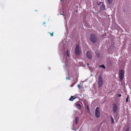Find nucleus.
Masks as SVG:
<instances>
[{
	"label": "nucleus",
	"mask_w": 131,
	"mask_h": 131,
	"mask_svg": "<svg viewBox=\"0 0 131 131\" xmlns=\"http://www.w3.org/2000/svg\"><path fill=\"white\" fill-rule=\"evenodd\" d=\"M129 95H127V97L126 98V103H127L128 102V99H129Z\"/></svg>",
	"instance_id": "obj_14"
},
{
	"label": "nucleus",
	"mask_w": 131,
	"mask_h": 131,
	"mask_svg": "<svg viewBox=\"0 0 131 131\" xmlns=\"http://www.w3.org/2000/svg\"><path fill=\"white\" fill-rule=\"evenodd\" d=\"M75 84H74V83H73L71 85V87H72L73 86V85H74Z\"/></svg>",
	"instance_id": "obj_22"
},
{
	"label": "nucleus",
	"mask_w": 131,
	"mask_h": 131,
	"mask_svg": "<svg viewBox=\"0 0 131 131\" xmlns=\"http://www.w3.org/2000/svg\"><path fill=\"white\" fill-rule=\"evenodd\" d=\"M97 83L98 86L99 87H101L103 84V81L101 77L100 76L99 77L97 80Z\"/></svg>",
	"instance_id": "obj_4"
},
{
	"label": "nucleus",
	"mask_w": 131,
	"mask_h": 131,
	"mask_svg": "<svg viewBox=\"0 0 131 131\" xmlns=\"http://www.w3.org/2000/svg\"><path fill=\"white\" fill-rule=\"evenodd\" d=\"M124 71L123 69L119 71V81H122L123 80L124 77Z\"/></svg>",
	"instance_id": "obj_2"
},
{
	"label": "nucleus",
	"mask_w": 131,
	"mask_h": 131,
	"mask_svg": "<svg viewBox=\"0 0 131 131\" xmlns=\"http://www.w3.org/2000/svg\"><path fill=\"white\" fill-rule=\"evenodd\" d=\"M111 123L113 124L114 122L113 118L112 116H111Z\"/></svg>",
	"instance_id": "obj_13"
},
{
	"label": "nucleus",
	"mask_w": 131,
	"mask_h": 131,
	"mask_svg": "<svg viewBox=\"0 0 131 131\" xmlns=\"http://www.w3.org/2000/svg\"><path fill=\"white\" fill-rule=\"evenodd\" d=\"M99 54L98 55H97V56L98 57H99Z\"/></svg>",
	"instance_id": "obj_27"
},
{
	"label": "nucleus",
	"mask_w": 131,
	"mask_h": 131,
	"mask_svg": "<svg viewBox=\"0 0 131 131\" xmlns=\"http://www.w3.org/2000/svg\"><path fill=\"white\" fill-rule=\"evenodd\" d=\"M117 96L119 97H121V95L120 94H117Z\"/></svg>",
	"instance_id": "obj_21"
},
{
	"label": "nucleus",
	"mask_w": 131,
	"mask_h": 131,
	"mask_svg": "<svg viewBox=\"0 0 131 131\" xmlns=\"http://www.w3.org/2000/svg\"><path fill=\"white\" fill-rule=\"evenodd\" d=\"M106 2L109 4H112L113 2V0H106Z\"/></svg>",
	"instance_id": "obj_11"
},
{
	"label": "nucleus",
	"mask_w": 131,
	"mask_h": 131,
	"mask_svg": "<svg viewBox=\"0 0 131 131\" xmlns=\"http://www.w3.org/2000/svg\"><path fill=\"white\" fill-rule=\"evenodd\" d=\"M100 9L101 10H102L105 9V6L104 5L103 3H102V5L100 6Z\"/></svg>",
	"instance_id": "obj_8"
},
{
	"label": "nucleus",
	"mask_w": 131,
	"mask_h": 131,
	"mask_svg": "<svg viewBox=\"0 0 131 131\" xmlns=\"http://www.w3.org/2000/svg\"><path fill=\"white\" fill-rule=\"evenodd\" d=\"M130 102V100H129V103Z\"/></svg>",
	"instance_id": "obj_28"
},
{
	"label": "nucleus",
	"mask_w": 131,
	"mask_h": 131,
	"mask_svg": "<svg viewBox=\"0 0 131 131\" xmlns=\"http://www.w3.org/2000/svg\"><path fill=\"white\" fill-rule=\"evenodd\" d=\"M95 116L96 117L98 118L100 117V108L98 107H96L95 109Z\"/></svg>",
	"instance_id": "obj_5"
},
{
	"label": "nucleus",
	"mask_w": 131,
	"mask_h": 131,
	"mask_svg": "<svg viewBox=\"0 0 131 131\" xmlns=\"http://www.w3.org/2000/svg\"><path fill=\"white\" fill-rule=\"evenodd\" d=\"M70 77H66V80H70Z\"/></svg>",
	"instance_id": "obj_20"
},
{
	"label": "nucleus",
	"mask_w": 131,
	"mask_h": 131,
	"mask_svg": "<svg viewBox=\"0 0 131 131\" xmlns=\"http://www.w3.org/2000/svg\"><path fill=\"white\" fill-rule=\"evenodd\" d=\"M35 11H37V10H35Z\"/></svg>",
	"instance_id": "obj_26"
},
{
	"label": "nucleus",
	"mask_w": 131,
	"mask_h": 131,
	"mask_svg": "<svg viewBox=\"0 0 131 131\" xmlns=\"http://www.w3.org/2000/svg\"><path fill=\"white\" fill-rule=\"evenodd\" d=\"M49 34H50V35L51 36H52L53 35V32H52V33H51L50 32H49Z\"/></svg>",
	"instance_id": "obj_18"
},
{
	"label": "nucleus",
	"mask_w": 131,
	"mask_h": 131,
	"mask_svg": "<svg viewBox=\"0 0 131 131\" xmlns=\"http://www.w3.org/2000/svg\"><path fill=\"white\" fill-rule=\"evenodd\" d=\"M112 64V63L111 62H110V65H111Z\"/></svg>",
	"instance_id": "obj_24"
},
{
	"label": "nucleus",
	"mask_w": 131,
	"mask_h": 131,
	"mask_svg": "<svg viewBox=\"0 0 131 131\" xmlns=\"http://www.w3.org/2000/svg\"><path fill=\"white\" fill-rule=\"evenodd\" d=\"M79 120V118L78 117H77L75 119V123L77 125L78 124V122Z\"/></svg>",
	"instance_id": "obj_12"
},
{
	"label": "nucleus",
	"mask_w": 131,
	"mask_h": 131,
	"mask_svg": "<svg viewBox=\"0 0 131 131\" xmlns=\"http://www.w3.org/2000/svg\"><path fill=\"white\" fill-rule=\"evenodd\" d=\"M90 41L94 43H95L97 41V39L95 35L94 34H91L90 36Z\"/></svg>",
	"instance_id": "obj_1"
},
{
	"label": "nucleus",
	"mask_w": 131,
	"mask_h": 131,
	"mask_svg": "<svg viewBox=\"0 0 131 131\" xmlns=\"http://www.w3.org/2000/svg\"><path fill=\"white\" fill-rule=\"evenodd\" d=\"M75 53L76 55H79L81 53V51L79 45H76L75 50Z\"/></svg>",
	"instance_id": "obj_3"
},
{
	"label": "nucleus",
	"mask_w": 131,
	"mask_h": 131,
	"mask_svg": "<svg viewBox=\"0 0 131 131\" xmlns=\"http://www.w3.org/2000/svg\"><path fill=\"white\" fill-rule=\"evenodd\" d=\"M100 67L101 68H103L104 69H105L106 68L105 67L103 64H102V65H101L100 66Z\"/></svg>",
	"instance_id": "obj_15"
},
{
	"label": "nucleus",
	"mask_w": 131,
	"mask_h": 131,
	"mask_svg": "<svg viewBox=\"0 0 131 131\" xmlns=\"http://www.w3.org/2000/svg\"><path fill=\"white\" fill-rule=\"evenodd\" d=\"M130 130V128L129 127H128L127 128L126 130V131H129Z\"/></svg>",
	"instance_id": "obj_19"
},
{
	"label": "nucleus",
	"mask_w": 131,
	"mask_h": 131,
	"mask_svg": "<svg viewBox=\"0 0 131 131\" xmlns=\"http://www.w3.org/2000/svg\"><path fill=\"white\" fill-rule=\"evenodd\" d=\"M66 54H67V55L68 56V57L69 56V50H68L67 51V52H66Z\"/></svg>",
	"instance_id": "obj_16"
},
{
	"label": "nucleus",
	"mask_w": 131,
	"mask_h": 131,
	"mask_svg": "<svg viewBox=\"0 0 131 131\" xmlns=\"http://www.w3.org/2000/svg\"><path fill=\"white\" fill-rule=\"evenodd\" d=\"M61 1H62V0H60Z\"/></svg>",
	"instance_id": "obj_29"
},
{
	"label": "nucleus",
	"mask_w": 131,
	"mask_h": 131,
	"mask_svg": "<svg viewBox=\"0 0 131 131\" xmlns=\"http://www.w3.org/2000/svg\"><path fill=\"white\" fill-rule=\"evenodd\" d=\"M86 55L87 58L89 59H91L92 58V55L91 52L90 51H88L86 52Z\"/></svg>",
	"instance_id": "obj_7"
},
{
	"label": "nucleus",
	"mask_w": 131,
	"mask_h": 131,
	"mask_svg": "<svg viewBox=\"0 0 131 131\" xmlns=\"http://www.w3.org/2000/svg\"><path fill=\"white\" fill-rule=\"evenodd\" d=\"M77 86L79 89H80L82 88V86L80 84H78V85Z\"/></svg>",
	"instance_id": "obj_17"
},
{
	"label": "nucleus",
	"mask_w": 131,
	"mask_h": 131,
	"mask_svg": "<svg viewBox=\"0 0 131 131\" xmlns=\"http://www.w3.org/2000/svg\"><path fill=\"white\" fill-rule=\"evenodd\" d=\"M45 23H45V22H43V24H45Z\"/></svg>",
	"instance_id": "obj_25"
},
{
	"label": "nucleus",
	"mask_w": 131,
	"mask_h": 131,
	"mask_svg": "<svg viewBox=\"0 0 131 131\" xmlns=\"http://www.w3.org/2000/svg\"><path fill=\"white\" fill-rule=\"evenodd\" d=\"M87 109L88 110V111H89V107L88 106H87Z\"/></svg>",
	"instance_id": "obj_23"
},
{
	"label": "nucleus",
	"mask_w": 131,
	"mask_h": 131,
	"mask_svg": "<svg viewBox=\"0 0 131 131\" xmlns=\"http://www.w3.org/2000/svg\"><path fill=\"white\" fill-rule=\"evenodd\" d=\"M117 106L116 104L115 103L113 104V111L114 113H115L117 110Z\"/></svg>",
	"instance_id": "obj_6"
},
{
	"label": "nucleus",
	"mask_w": 131,
	"mask_h": 131,
	"mask_svg": "<svg viewBox=\"0 0 131 131\" xmlns=\"http://www.w3.org/2000/svg\"><path fill=\"white\" fill-rule=\"evenodd\" d=\"M77 98V97H75L73 96H71L69 99V100L71 101H72L74 99H76Z\"/></svg>",
	"instance_id": "obj_9"
},
{
	"label": "nucleus",
	"mask_w": 131,
	"mask_h": 131,
	"mask_svg": "<svg viewBox=\"0 0 131 131\" xmlns=\"http://www.w3.org/2000/svg\"><path fill=\"white\" fill-rule=\"evenodd\" d=\"M76 107L79 109H80L81 107V105L79 104H77L76 105Z\"/></svg>",
	"instance_id": "obj_10"
}]
</instances>
